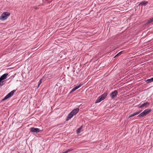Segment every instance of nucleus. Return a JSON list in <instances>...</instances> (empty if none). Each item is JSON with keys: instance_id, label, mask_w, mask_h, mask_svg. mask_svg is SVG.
Listing matches in <instances>:
<instances>
[{"instance_id": "obj_1", "label": "nucleus", "mask_w": 153, "mask_h": 153, "mask_svg": "<svg viewBox=\"0 0 153 153\" xmlns=\"http://www.w3.org/2000/svg\"><path fill=\"white\" fill-rule=\"evenodd\" d=\"M10 15V14L7 12L3 13L0 16V20L3 21L6 19Z\"/></svg>"}, {"instance_id": "obj_2", "label": "nucleus", "mask_w": 153, "mask_h": 153, "mask_svg": "<svg viewBox=\"0 0 153 153\" xmlns=\"http://www.w3.org/2000/svg\"><path fill=\"white\" fill-rule=\"evenodd\" d=\"M108 94L107 93H104L103 94L99 97L96 101V103L99 102L102 100H104L107 96Z\"/></svg>"}, {"instance_id": "obj_3", "label": "nucleus", "mask_w": 153, "mask_h": 153, "mask_svg": "<svg viewBox=\"0 0 153 153\" xmlns=\"http://www.w3.org/2000/svg\"><path fill=\"white\" fill-rule=\"evenodd\" d=\"M15 92L16 90H13L11 91L10 92L8 93L7 95H6L4 99H2V101H4L10 97H11L13 95L14 93Z\"/></svg>"}, {"instance_id": "obj_4", "label": "nucleus", "mask_w": 153, "mask_h": 153, "mask_svg": "<svg viewBox=\"0 0 153 153\" xmlns=\"http://www.w3.org/2000/svg\"><path fill=\"white\" fill-rule=\"evenodd\" d=\"M117 91L115 90L110 94V97L112 99H114L117 96Z\"/></svg>"}, {"instance_id": "obj_5", "label": "nucleus", "mask_w": 153, "mask_h": 153, "mask_svg": "<svg viewBox=\"0 0 153 153\" xmlns=\"http://www.w3.org/2000/svg\"><path fill=\"white\" fill-rule=\"evenodd\" d=\"M30 131L31 132L38 133L40 131V129L39 128L31 127L30 128Z\"/></svg>"}, {"instance_id": "obj_6", "label": "nucleus", "mask_w": 153, "mask_h": 153, "mask_svg": "<svg viewBox=\"0 0 153 153\" xmlns=\"http://www.w3.org/2000/svg\"><path fill=\"white\" fill-rule=\"evenodd\" d=\"M79 108H76L73 110L71 112L74 115L76 114L79 111Z\"/></svg>"}, {"instance_id": "obj_7", "label": "nucleus", "mask_w": 153, "mask_h": 153, "mask_svg": "<svg viewBox=\"0 0 153 153\" xmlns=\"http://www.w3.org/2000/svg\"><path fill=\"white\" fill-rule=\"evenodd\" d=\"M149 103L148 102H145L139 107V108H143L144 107H146L149 105Z\"/></svg>"}, {"instance_id": "obj_8", "label": "nucleus", "mask_w": 153, "mask_h": 153, "mask_svg": "<svg viewBox=\"0 0 153 153\" xmlns=\"http://www.w3.org/2000/svg\"><path fill=\"white\" fill-rule=\"evenodd\" d=\"M74 116V115L71 112L68 116L66 119V121H68L69 120L72 118Z\"/></svg>"}, {"instance_id": "obj_9", "label": "nucleus", "mask_w": 153, "mask_h": 153, "mask_svg": "<svg viewBox=\"0 0 153 153\" xmlns=\"http://www.w3.org/2000/svg\"><path fill=\"white\" fill-rule=\"evenodd\" d=\"M146 115V113H145V112L144 111L142 113H141V114H140L139 115H138L137 116L138 117H144Z\"/></svg>"}, {"instance_id": "obj_10", "label": "nucleus", "mask_w": 153, "mask_h": 153, "mask_svg": "<svg viewBox=\"0 0 153 153\" xmlns=\"http://www.w3.org/2000/svg\"><path fill=\"white\" fill-rule=\"evenodd\" d=\"M8 74H5L3 75L0 78H1V79L2 80H3L4 79H5L7 76L8 75Z\"/></svg>"}, {"instance_id": "obj_11", "label": "nucleus", "mask_w": 153, "mask_h": 153, "mask_svg": "<svg viewBox=\"0 0 153 153\" xmlns=\"http://www.w3.org/2000/svg\"><path fill=\"white\" fill-rule=\"evenodd\" d=\"M148 3V2L147 1H143L141 2L139 4V6L140 5H143L144 6L146 5Z\"/></svg>"}, {"instance_id": "obj_12", "label": "nucleus", "mask_w": 153, "mask_h": 153, "mask_svg": "<svg viewBox=\"0 0 153 153\" xmlns=\"http://www.w3.org/2000/svg\"><path fill=\"white\" fill-rule=\"evenodd\" d=\"M152 111V109L150 108H149L148 109H146L144 110V111L145 112L146 114H149Z\"/></svg>"}, {"instance_id": "obj_13", "label": "nucleus", "mask_w": 153, "mask_h": 153, "mask_svg": "<svg viewBox=\"0 0 153 153\" xmlns=\"http://www.w3.org/2000/svg\"><path fill=\"white\" fill-rule=\"evenodd\" d=\"M152 82H153V77L146 80V82L147 83H150Z\"/></svg>"}, {"instance_id": "obj_14", "label": "nucleus", "mask_w": 153, "mask_h": 153, "mask_svg": "<svg viewBox=\"0 0 153 153\" xmlns=\"http://www.w3.org/2000/svg\"><path fill=\"white\" fill-rule=\"evenodd\" d=\"M153 22V17L150 19L147 22L146 24H149Z\"/></svg>"}, {"instance_id": "obj_15", "label": "nucleus", "mask_w": 153, "mask_h": 153, "mask_svg": "<svg viewBox=\"0 0 153 153\" xmlns=\"http://www.w3.org/2000/svg\"><path fill=\"white\" fill-rule=\"evenodd\" d=\"M82 126H81L76 131V132L77 134H79L80 133L81 130L82 129Z\"/></svg>"}, {"instance_id": "obj_16", "label": "nucleus", "mask_w": 153, "mask_h": 153, "mask_svg": "<svg viewBox=\"0 0 153 153\" xmlns=\"http://www.w3.org/2000/svg\"><path fill=\"white\" fill-rule=\"evenodd\" d=\"M123 51H121L119 53L117 54L114 57V58H115L116 57L120 56L123 53Z\"/></svg>"}, {"instance_id": "obj_17", "label": "nucleus", "mask_w": 153, "mask_h": 153, "mask_svg": "<svg viewBox=\"0 0 153 153\" xmlns=\"http://www.w3.org/2000/svg\"><path fill=\"white\" fill-rule=\"evenodd\" d=\"M141 111H142L141 110H140L138 111H137V112L134 113V114L135 116L139 114L141 112Z\"/></svg>"}, {"instance_id": "obj_18", "label": "nucleus", "mask_w": 153, "mask_h": 153, "mask_svg": "<svg viewBox=\"0 0 153 153\" xmlns=\"http://www.w3.org/2000/svg\"><path fill=\"white\" fill-rule=\"evenodd\" d=\"M2 80H3L0 78V87L3 85V81H2Z\"/></svg>"}, {"instance_id": "obj_19", "label": "nucleus", "mask_w": 153, "mask_h": 153, "mask_svg": "<svg viewBox=\"0 0 153 153\" xmlns=\"http://www.w3.org/2000/svg\"><path fill=\"white\" fill-rule=\"evenodd\" d=\"M72 150L71 149H68L65 152H64L62 153H67Z\"/></svg>"}, {"instance_id": "obj_20", "label": "nucleus", "mask_w": 153, "mask_h": 153, "mask_svg": "<svg viewBox=\"0 0 153 153\" xmlns=\"http://www.w3.org/2000/svg\"><path fill=\"white\" fill-rule=\"evenodd\" d=\"M72 150L71 149H68L65 152H64L62 153H67Z\"/></svg>"}, {"instance_id": "obj_21", "label": "nucleus", "mask_w": 153, "mask_h": 153, "mask_svg": "<svg viewBox=\"0 0 153 153\" xmlns=\"http://www.w3.org/2000/svg\"><path fill=\"white\" fill-rule=\"evenodd\" d=\"M81 86V85H79L78 86H77L76 87H74V88L76 90L77 89L79 88Z\"/></svg>"}, {"instance_id": "obj_22", "label": "nucleus", "mask_w": 153, "mask_h": 153, "mask_svg": "<svg viewBox=\"0 0 153 153\" xmlns=\"http://www.w3.org/2000/svg\"><path fill=\"white\" fill-rule=\"evenodd\" d=\"M81 86V85H79L78 86H77L76 87H74V88L76 90L77 89L79 88Z\"/></svg>"}, {"instance_id": "obj_23", "label": "nucleus", "mask_w": 153, "mask_h": 153, "mask_svg": "<svg viewBox=\"0 0 153 153\" xmlns=\"http://www.w3.org/2000/svg\"><path fill=\"white\" fill-rule=\"evenodd\" d=\"M135 116L134 113L133 114H131L129 117H128V119H129L131 117H132L133 116Z\"/></svg>"}, {"instance_id": "obj_24", "label": "nucleus", "mask_w": 153, "mask_h": 153, "mask_svg": "<svg viewBox=\"0 0 153 153\" xmlns=\"http://www.w3.org/2000/svg\"><path fill=\"white\" fill-rule=\"evenodd\" d=\"M76 90L75 89V88H73L72 89L71 91V93H72V92H73L75 91Z\"/></svg>"}, {"instance_id": "obj_25", "label": "nucleus", "mask_w": 153, "mask_h": 153, "mask_svg": "<svg viewBox=\"0 0 153 153\" xmlns=\"http://www.w3.org/2000/svg\"><path fill=\"white\" fill-rule=\"evenodd\" d=\"M41 80H40L39 82V84L40 85L42 83L41 82Z\"/></svg>"}, {"instance_id": "obj_26", "label": "nucleus", "mask_w": 153, "mask_h": 153, "mask_svg": "<svg viewBox=\"0 0 153 153\" xmlns=\"http://www.w3.org/2000/svg\"><path fill=\"white\" fill-rule=\"evenodd\" d=\"M40 85V84H38V87H37L38 88L39 87V85Z\"/></svg>"}, {"instance_id": "obj_27", "label": "nucleus", "mask_w": 153, "mask_h": 153, "mask_svg": "<svg viewBox=\"0 0 153 153\" xmlns=\"http://www.w3.org/2000/svg\"><path fill=\"white\" fill-rule=\"evenodd\" d=\"M40 85V84H38V87H37L38 88L39 87V85Z\"/></svg>"}]
</instances>
